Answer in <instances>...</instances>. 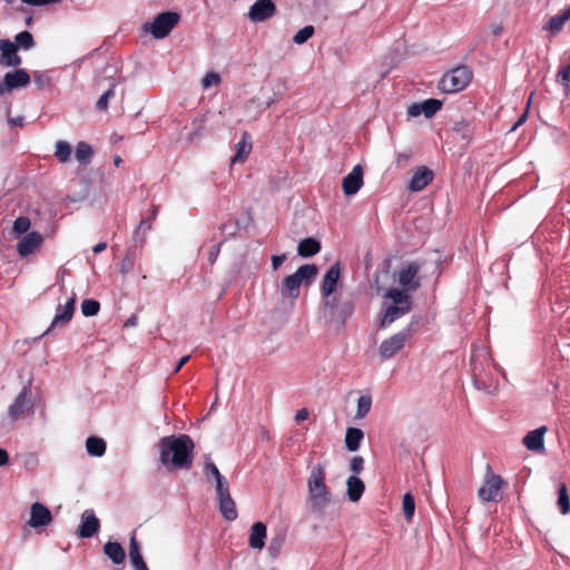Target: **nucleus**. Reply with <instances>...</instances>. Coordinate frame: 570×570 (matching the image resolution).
<instances>
[{"label":"nucleus","mask_w":570,"mask_h":570,"mask_svg":"<svg viewBox=\"0 0 570 570\" xmlns=\"http://www.w3.org/2000/svg\"><path fill=\"white\" fill-rule=\"evenodd\" d=\"M194 441L187 434L164 436L159 441L160 461L170 469L189 470L194 461Z\"/></svg>","instance_id":"1"},{"label":"nucleus","mask_w":570,"mask_h":570,"mask_svg":"<svg viewBox=\"0 0 570 570\" xmlns=\"http://www.w3.org/2000/svg\"><path fill=\"white\" fill-rule=\"evenodd\" d=\"M326 472L322 463H317L311 470L307 479V503L313 513H323L331 502V492L325 483Z\"/></svg>","instance_id":"2"},{"label":"nucleus","mask_w":570,"mask_h":570,"mask_svg":"<svg viewBox=\"0 0 570 570\" xmlns=\"http://www.w3.org/2000/svg\"><path fill=\"white\" fill-rule=\"evenodd\" d=\"M317 267L314 264H304L297 271L286 276L279 286L282 297L297 299L301 293V286L304 281L309 283L317 275Z\"/></svg>","instance_id":"3"},{"label":"nucleus","mask_w":570,"mask_h":570,"mask_svg":"<svg viewBox=\"0 0 570 570\" xmlns=\"http://www.w3.org/2000/svg\"><path fill=\"white\" fill-rule=\"evenodd\" d=\"M472 77L473 73L466 66H459L442 76L438 88L445 94H456L469 86Z\"/></svg>","instance_id":"4"},{"label":"nucleus","mask_w":570,"mask_h":570,"mask_svg":"<svg viewBox=\"0 0 570 570\" xmlns=\"http://www.w3.org/2000/svg\"><path fill=\"white\" fill-rule=\"evenodd\" d=\"M179 20V13L166 11L156 16L153 22L145 23L142 29L145 32L151 33L155 39H163L170 33Z\"/></svg>","instance_id":"5"},{"label":"nucleus","mask_w":570,"mask_h":570,"mask_svg":"<svg viewBox=\"0 0 570 570\" xmlns=\"http://www.w3.org/2000/svg\"><path fill=\"white\" fill-rule=\"evenodd\" d=\"M423 264L420 262H410L403 264L395 273V279L401 286L400 289L413 293L421 287L419 273Z\"/></svg>","instance_id":"6"},{"label":"nucleus","mask_w":570,"mask_h":570,"mask_svg":"<svg viewBox=\"0 0 570 570\" xmlns=\"http://www.w3.org/2000/svg\"><path fill=\"white\" fill-rule=\"evenodd\" d=\"M505 484V481L500 475L494 474L491 468L488 466V472L478 495L484 502H499L502 499L500 490Z\"/></svg>","instance_id":"7"},{"label":"nucleus","mask_w":570,"mask_h":570,"mask_svg":"<svg viewBox=\"0 0 570 570\" xmlns=\"http://www.w3.org/2000/svg\"><path fill=\"white\" fill-rule=\"evenodd\" d=\"M409 336V331H401L384 340L379 347L380 357L383 361L393 357L404 347Z\"/></svg>","instance_id":"8"},{"label":"nucleus","mask_w":570,"mask_h":570,"mask_svg":"<svg viewBox=\"0 0 570 570\" xmlns=\"http://www.w3.org/2000/svg\"><path fill=\"white\" fill-rule=\"evenodd\" d=\"M30 82V75L24 69L17 68L14 71L7 72L0 82V96L16 88L24 87Z\"/></svg>","instance_id":"9"},{"label":"nucleus","mask_w":570,"mask_h":570,"mask_svg":"<svg viewBox=\"0 0 570 570\" xmlns=\"http://www.w3.org/2000/svg\"><path fill=\"white\" fill-rule=\"evenodd\" d=\"M31 387L30 385H26L22 387L21 392L16 397L14 402L9 407V416L12 421L19 420L22 415H24L32 407V402L30 400Z\"/></svg>","instance_id":"10"},{"label":"nucleus","mask_w":570,"mask_h":570,"mask_svg":"<svg viewBox=\"0 0 570 570\" xmlns=\"http://www.w3.org/2000/svg\"><path fill=\"white\" fill-rule=\"evenodd\" d=\"M22 62L18 55V46L9 39L0 40V65L17 68Z\"/></svg>","instance_id":"11"},{"label":"nucleus","mask_w":570,"mask_h":570,"mask_svg":"<svg viewBox=\"0 0 570 570\" xmlns=\"http://www.w3.org/2000/svg\"><path fill=\"white\" fill-rule=\"evenodd\" d=\"M75 304H76V297L73 295L67 299L65 305H59L57 307V312H56L53 321L51 322V325L43 333V335L49 334L57 326L67 325L73 316Z\"/></svg>","instance_id":"12"},{"label":"nucleus","mask_w":570,"mask_h":570,"mask_svg":"<svg viewBox=\"0 0 570 570\" xmlns=\"http://www.w3.org/2000/svg\"><path fill=\"white\" fill-rule=\"evenodd\" d=\"M216 494L223 517L228 521H234L237 518V510L235 501L230 497L228 485L216 489Z\"/></svg>","instance_id":"13"},{"label":"nucleus","mask_w":570,"mask_h":570,"mask_svg":"<svg viewBox=\"0 0 570 570\" xmlns=\"http://www.w3.org/2000/svg\"><path fill=\"white\" fill-rule=\"evenodd\" d=\"M276 7L272 0H257L249 9L248 17L254 22H262L272 18Z\"/></svg>","instance_id":"14"},{"label":"nucleus","mask_w":570,"mask_h":570,"mask_svg":"<svg viewBox=\"0 0 570 570\" xmlns=\"http://www.w3.org/2000/svg\"><path fill=\"white\" fill-rule=\"evenodd\" d=\"M363 186V169L360 165L353 167L342 181V188L346 196L355 195Z\"/></svg>","instance_id":"15"},{"label":"nucleus","mask_w":570,"mask_h":570,"mask_svg":"<svg viewBox=\"0 0 570 570\" xmlns=\"http://www.w3.org/2000/svg\"><path fill=\"white\" fill-rule=\"evenodd\" d=\"M52 521L51 511L40 502H35L30 509L28 524L31 528L46 527Z\"/></svg>","instance_id":"16"},{"label":"nucleus","mask_w":570,"mask_h":570,"mask_svg":"<svg viewBox=\"0 0 570 570\" xmlns=\"http://www.w3.org/2000/svg\"><path fill=\"white\" fill-rule=\"evenodd\" d=\"M441 108H442V102L440 100L430 98L420 104H412L407 109V114L411 117H417L421 114H423L426 118H431Z\"/></svg>","instance_id":"17"},{"label":"nucleus","mask_w":570,"mask_h":570,"mask_svg":"<svg viewBox=\"0 0 570 570\" xmlns=\"http://www.w3.org/2000/svg\"><path fill=\"white\" fill-rule=\"evenodd\" d=\"M383 297L391 301L390 305L399 306L400 308L403 307L407 312H411L413 307V301L410 292L391 287L386 289Z\"/></svg>","instance_id":"18"},{"label":"nucleus","mask_w":570,"mask_h":570,"mask_svg":"<svg viewBox=\"0 0 570 570\" xmlns=\"http://www.w3.org/2000/svg\"><path fill=\"white\" fill-rule=\"evenodd\" d=\"M341 276V267L338 263L332 265L323 277L321 285V293L324 297L328 298L335 291Z\"/></svg>","instance_id":"19"},{"label":"nucleus","mask_w":570,"mask_h":570,"mask_svg":"<svg viewBox=\"0 0 570 570\" xmlns=\"http://www.w3.org/2000/svg\"><path fill=\"white\" fill-rule=\"evenodd\" d=\"M42 236L38 232H30L17 244V252L21 257L32 254L42 244Z\"/></svg>","instance_id":"20"},{"label":"nucleus","mask_w":570,"mask_h":570,"mask_svg":"<svg viewBox=\"0 0 570 570\" xmlns=\"http://www.w3.org/2000/svg\"><path fill=\"white\" fill-rule=\"evenodd\" d=\"M434 174L431 169L425 166L419 167L412 179L409 183V189L412 191H420L424 189L430 183H432Z\"/></svg>","instance_id":"21"},{"label":"nucleus","mask_w":570,"mask_h":570,"mask_svg":"<svg viewBox=\"0 0 570 570\" xmlns=\"http://www.w3.org/2000/svg\"><path fill=\"white\" fill-rule=\"evenodd\" d=\"M267 528L265 523L257 521L250 527L248 546L254 550H262L265 547Z\"/></svg>","instance_id":"22"},{"label":"nucleus","mask_w":570,"mask_h":570,"mask_svg":"<svg viewBox=\"0 0 570 570\" xmlns=\"http://www.w3.org/2000/svg\"><path fill=\"white\" fill-rule=\"evenodd\" d=\"M100 522L98 518L92 512H85L78 529V535L80 538H91L98 532Z\"/></svg>","instance_id":"23"},{"label":"nucleus","mask_w":570,"mask_h":570,"mask_svg":"<svg viewBox=\"0 0 570 570\" xmlns=\"http://www.w3.org/2000/svg\"><path fill=\"white\" fill-rule=\"evenodd\" d=\"M547 426H540L533 431H530L523 439V444L531 451L543 450V436L547 432Z\"/></svg>","instance_id":"24"},{"label":"nucleus","mask_w":570,"mask_h":570,"mask_svg":"<svg viewBox=\"0 0 570 570\" xmlns=\"http://www.w3.org/2000/svg\"><path fill=\"white\" fill-rule=\"evenodd\" d=\"M129 559L135 570H149L140 552V544L136 535H131L129 542Z\"/></svg>","instance_id":"25"},{"label":"nucleus","mask_w":570,"mask_h":570,"mask_svg":"<svg viewBox=\"0 0 570 570\" xmlns=\"http://www.w3.org/2000/svg\"><path fill=\"white\" fill-rule=\"evenodd\" d=\"M236 154L232 159V163H244L252 151L253 145L248 132L242 135V139L236 144Z\"/></svg>","instance_id":"26"},{"label":"nucleus","mask_w":570,"mask_h":570,"mask_svg":"<svg viewBox=\"0 0 570 570\" xmlns=\"http://www.w3.org/2000/svg\"><path fill=\"white\" fill-rule=\"evenodd\" d=\"M104 552L115 564H121L126 559L125 549L119 542L108 541L104 546Z\"/></svg>","instance_id":"27"},{"label":"nucleus","mask_w":570,"mask_h":570,"mask_svg":"<svg viewBox=\"0 0 570 570\" xmlns=\"http://www.w3.org/2000/svg\"><path fill=\"white\" fill-rule=\"evenodd\" d=\"M346 485H347L348 499L352 502H357L364 493V490H365L364 482L360 478H357L355 475H351L346 481Z\"/></svg>","instance_id":"28"},{"label":"nucleus","mask_w":570,"mask_h":570,"mask_svg":"<svg viewBox=\"0 0 570 570\" xmlns=\"http://www.w3.org/2000/svg\"><path fill=\"white\" fill-rule=\"evenodd\" d=\"M409 313L410 312L405 311L403 307L400 308L399 306L387 305L381 318L380 326L385 328Z\"/></svg>","instance_id":"29"},{"label":"nucleus","mask_w":570,"mask_h":570,"mask_svg":"<svg viewBox=\"0 0 570 570\" xmlns=\"http://www.w3.org/2000/svg\"><path fill=\"white\" fill-rule=\"evenodd\" d=\"M321 250V243L315 238L308 237L299 242L297 253L302 257H311Z\"/></svg>","instance_id":"30"},{"label":"nucleus","mask_w":570,"mask_h":570,"mask_svg":"<svg viewBox=\"0 0 570 570\" xmlns=\"http://www.w3.org/2000/svg\"><path fill=\"white\" fill-rule=\"evenodd\" d=\"M364 433L361 429L348 428L345 435V446L348 451L354 452L360 448Z\"/></svg>","instance_id":"31"},{"label":"nucleus","mask_w":570,"mask_h":570,"mask_svg":"<svg viewBox=\"0 0 570 570\" xmlns=\"http://www.w3.org/2000/svg\"><path fill=\"white\" fill-rule=\"evenodd\" d=\"M86 449L92 456H102L106 452V442L101 438L89 436L86 441Z\"/></svg>","instance_id":"32"},{"label":"nucleus","mask_w":570,"mask_h":570,"mask_svg":"<svg viewBox=\"0 0 570 570\" xmlns=\"http://www.w3.org/2000/svg\"><path fill=\"white\" fill-rule=\"evenodd\" d=\"M94 155V150H92V147L85 142V141H79L76 146V159L81 164V165H88L90 163V159Z\"/></svg>","instance_id":"33"},{"label":"nucleus","mask_w":570,"mask_h":570,"mask_svg":"<svg viewBox=\"0 0 570 570\" xmlns=\"http://www.w3.org/2000/svg\"><path fill=\"white\" fill-rule=\"evenodd\" d=\"M558 508L562 514L570 512V498L566 483H561L558 490Z\"/></svg>","instance_id":"34"},{"label":"nucleus","mask_w":570,"mask_h":570,"mask_svg":"<svg viewBox=\"0 0 570 570\" xmlns=\"http://www.w3.org/2000/svg\"><path fill=\"white\" fill-rule=\"evenodd\" d=\"M71 154H72V149H71V146L70 144H68L67 141L65 140H59L57 141L56 144V151H55V157L60 161V163H67L70 160L71 158Z\"/></svg>","instance_id":"35"},{"label":"nucleus","mask_w":570,"mask_h":570,"mask_svg":"<svg viewBox=\"0 0 570 570\" xmlns=\"http://www.w3.org/2000/svg\"><path fill=\"white\" fill-rule=\"evenodd\" d=\"M14 43L18 46V49L21 48L23 50H29L35 47L33 36L29 31L19 32L14 37Z\"/></svg>","instance_id":"36"},{"label":"nucleus","mask_w":570,"mask_h":570,"mask_svg":"<svg viewBox=\"0 0 570 570\" xmlns=\"http://www.w3.org/2000/svg\"><path fill=\"white\" fill-rule=\"evenodd\" d=\"M205 473L212 474L216 480V489H222V487L228 485V482L226 479L220 474L218 468L215 465V463L208 461L205 464Z\"/></svg>","instance_id":"37"},{"label":"nucleus","mask_w":570,"mask_h":570,"mask_svg":"<svg viewBox=\"0 0 570 570\" xmlns=\"http://www.w3.org/2000/svg\"><path fill=\"white\" fill-rule=\"evenodd\" d=\"M402 509L404 518L407 521H411L415 511V501L414 497L410 492L405 493L403 497Z\"/></svg>","instance_id":"38"},{"label":"nucleus","mask_w":570,"mask_h":570,"mask_svg":"<svg viewBox=\"0 0 570 570\" xmlns=\"http://www.w3.org/2000/svg\"><path fill=\"white\" fill-rule=\"evenodd\" d=\"M372 406V397L370 395H361L357 400L356 419H363L367 415Z\"/></svg>","instance_id":"39"},{"label":"nucleus","mask_w":570,"mask_h":570,"mask_svg":"<svg viewBox=\"0 0 570 570\" xmlns=\"http://www.w3.org/2000/svg\"><path fill=\"white\" fill-rule=\"evenodd\" d=\"M557 82L564 87L566 94L568 95L570 91L569 82H570V56L569 63L562 66L557 75Z\"/></svg>","instance_id":"40"},{"label":"nucleus","mask_w":570,"mask_h":570,"mask_svg":"<svg viewBox=\"0 0 570 570\" xmlns=\"http://www.w3.org/2000/svg\"><path fill=\"white\" fill-rule=\"evenodd\" d=\"M569 20V18L566 16V13L562 11L560 14H557V16H553L552 18H550L549 22H548V26L547 28L553 32V33H557L559 32L562 28H563V24Z\"/></svg>","instance_id":"41"},{"label":"nucleus","mask_w":570,"mask_h":570,"mask_svg":"<svg viewBox=\"0 0 570 570\" xmlns=\"http://www.w3.org/2000/svg\"><path fill=\"white\" fill-rule=\"evenodd\" d=\"M100 309V304L95 299H83L81 303V312L85 316H95Z\"/></svg>","instance_id":"42"},{"label":"nucleus","mask_w":570,"mask_h":570,"mask_svg":"<svg viewBox=\"0 0 570 570\" xmlns=\"http://www.w3.org/2000/svg\"><path fill=\"white\" fill-rule=\"evenodd\" d=\"M314 31L313 26H305L293 37V41L296 45H303L314 35Z\"/></svg>","instance_id":"43"},{"label":"nucleus","mask_w":570,"mask_h":570,"mask_svg":"<svg viewBox=\"0 0 570 570\" xmlns=\"http://www.w3.org/2000/svg\"><path fill=\"white\" fill-rule=\"evenodd\" d=\"M453 131L460 134L463 139H469L472 135L471 125L465 120L454 122Z\"/></svg>","instance_id":"44"},{"label":"nucleus","mask_w":570,"mask_h":570,"mask_svg":"<svg viewBox=\"0 0 570 570\" xmlns=\"http://www.w3.org/2000/svg\"><path fill=\"white\" fill-rule=\"evenodd\" d=\"M30 219L26 216H19L14 223H13V232L17 234V235H21V234H24L29 230L30 228Z\"/></svg>","instance_id":"45"},{"label":"nucleus","mask_w":570,"mask_h":570,"mask_svg":"<svg viewBox=\"0 0 570 570\" xmlns=\"http://www.w3.org/2000/svg\"><path fill=\"white\" fill-rule=\"evenodd\" d=\"M134 266H135V257L132 254L127 253L120 263L119 271L122 275H126L134 269Z\"/></svg>","instance_id":"46"},{"label":"nucleus","mask_w":570,"mask_h":570,"mask_svg":"<svg viewBox=\"0 0 570 570\" xmlns=\"http://www.w3.org/2000/svg\"><path fill=\"white\" fill-rule=\"evenodd\" d=\"M220 82V76L216 72H207L202 79L203 88L207 89L212 86H217Z\"/></svg>","instance_id":"47"},{"label":"nucleus","mask_w":570,"mask_h":570,"mask_svg":"<svg viewBox=\"0 0 570 570\" xmlns=\"http://www.w3.org/2000/svg\"><path fill=\"white\" fill-rule=\"evenodd\" d=\"M283 543H284L283 537H276L271 540L269 546H268V551L272 557H277L279 554Z\"/></svg>","instance_id":"48"},{"label":"nucleus","mask_w":570,"mask_h":570,"mask_svg":"<svg viewBox=\"0 0 570 570\" xmlns=\"http://www.w3.org/2000/svg\"><path fill=\"white\" fill-rule=\"evenodd\" d=\"M115 96L114 88L108 89L106 92H104L100 98L97 101V108L99 110H107L108 108V101L110 98Z\"/></svg>","instance_id":"49"},{"label":"nucleus","mask_w":570,"mask_h":570,"mask_svg":"<svg viewBox=\"0 0 570 570\" xmlns=\"http://www.w3.org/2000/svg\"><path fill=\"white\" fill-rule=\"evenodd\" d=\"M150 229H151V218H141L137 229L135 230V238H137L141 232L142 233L141 242H144L146 233Z\"/></svg>","instance_id":"50"},{"label":"nucleus","mask_w":570,"mask_h":570,"mask_svg":"<svg viewBox=\"0 0 570 570\" xmlns=\"http://www.w3.org/2000/svg\"><path fill=\"white\" fill-rule=\"evenodd\" d=\"M364 466V459L362 456H354L351 460L350 469L353 473L358 474Z\"/></svg>","instance_id":"51"},{"label":"nucleus","mask_w":570,"mask_h":570,"mask_svg":"<svg viewBox=\"0 0 570 570\" xmlns=\"http://www.w3.org/2000/svg\"><path fill=\"white\" fill-rule=\"evenodd\" d=\"M287 256L286 254L282 255H273L272 256V267L274 271H277L281 265L286 261Z\"/></svg>","instance_id":"52"},{"label":"nucleus","mask_w":570,"mask_h":570,"mask_svg":"<svg viewBox=\"0 0 570 570\" xmlns=\"http://www.w3.org/2000/svg\"><path fill=\"white\" fill-rule=\"evenodd\" d=\"M219 250H220V244L213 246L210 248L209 254H208V261L210 264H214L216 262Z\"/></svg>","instance_id":"53"},{"label":"nucleus","mask_w":570,"mask_h":570,"mask_svg":"<svg viewBox=\"0 0 570 570\" xmlns=\"http://www.w3.org/2000/svg\"><path fill=\"white\" fill-rule=\"evenodd\" d=\"M22 2L31 6H45L49 3H57L60 0H21Z\"/></svg>","instance_id":"54"},{"label":"nucleus","mask_w":570,"mask_h":570,"mask_svg":"<svg viewBox=\"0 0 570 570\" xmlns=\"http://www.w3.org/2000/svg\"><path fill=\"white\" fill-rule=\"evenodd\" d=\"M309 416V412L306 407L304 409H301L296 412V415H295V421L296 422H302V421H305L307 420Z\"/></svg>","instance_id":"55"},{"label":"nucleus","mask_w":570,"mask_h":570,"mask_svg":"<svg viewBox=\"0 0 570 570\" xmlns=\"http://www.w3.org/2000/svg\"><path fill=\"white\" fill-rule=\"evenodd\" d=\"M189 358H190V356H189V355H185V356H183V357L178 361L177 365L175 366V368H174V373H178V372L180 371V368H181V367H183V366H184V365L189 361Z\"/></svg>","instance_id":"56"},{"label":"nucleus","mask_w":570,"mask_h":570,"mask_svg":"<svg viewBox=\"0 0 570 570\" xmlns=\"http://www.w3.org/2000/svg\"><path fill=\"white\" fill-rule=\"evenodd\" d=\"M9 463V454L4 449L0 448V466Z\"/></svg>","instance_id":"57"},{"label":"nucleus","mask_w":570,"mask_h":570,"mask_svg":"<svg viewBox=\"0 0 570 570\" xmlns=\"http://www.w3.org/2000/svg\"><path fill=\"white\" fill-rule=\"evenodd\" d=\"M528 118V110H525L520 117L519 119L517 120V122L513 125V127L511 128V130H514L517 129V127L521 126L522 124L525 122Z\"/></svg>","instance_id":"58"},{"label":"nucleus","mask_w":570,"mask_h":570,"mask_svg":"<svg viewBox=\"0 0 570 570\" xmlns=\"http://www.w3.org/2000/svg\"><path fill=\"white\" fill-rule=\"evenodd\" d=\"M106 248H107V243L101 242L94 246L92 252L95 254H99V253L104 252Z\"/></svg>","instance_id":"59"},{"label":"nucleus","mask_w":570,"mask_h":570,"mask_svg":"<svg viewBox=\"0 0 570 570\" xmlns=\"http://www.w3.org/2000/svg\"><path fill=\"white\" fill-rule=\"evenodd\" d=\"M33 80L35 82H37L40 87L43 86L45 81H43V76L41 73H39L38 71L33 73Z\"/></svg>","instance_id":"60"},{"label":"nucleus","mask_w":570,"mask_h":570,"mask_svg":"<svg viewBox=\"0 0 570 570\" xmlns=\"http://www.w3.org/2000/svg\"><path fill=\"white\" fill-rule=\"evenodd\" d=\"M10 122H11L12 125H16V126H22V124H23V118H22V117L13 118V119H10Z\"/></svg>","instance_id":"61"},{"label":"nucleus","mask_w":570,"mask_h":570,"mask_svg":"<svg viewBox=\"0 0 570 570\" xmlns=\"http://www.w3.org/2000/svg\"><path fill=\"white\" fill-rule=\"evenodd\" d=\"M121 163H122L121 157H120V156H118V155H116V156L114 157V164H115V166H116V167H119Z\"/></svg>","instance_id":"62"},{"label":"nucleus","mask_w":570,"mask_h":570,"mask_svg":"<svg viewBox=\"0 0 570 570\" xmlns=\"http://www.w3.org/2000/svg\"><path fill=\"white\" fill-rule=\"evenodd\" d=\"M136 323V320L134 317L129 318L127 322H126V325H135Z\"/></svg>","instance_id":"63"},{"label":"nucleus","mask_w":570,"mask_h":570,"mask_svg":"<svg viewBox=\"0 0 570 570\" xmlns=\"http://www.w3.org/2000/svg\"><path fill=\"white\" fill-rule=\"evenodd\" d=\"M563 12L570 19V4L563 10Z\"/></svg>","instance_id":"64"}]
</instances>
